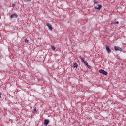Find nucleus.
Instances as JSON below:
<instances>
[{"instance_id":"f257e3e1","label":"nucleus","mask_w":126,"mask_h":126,"mask_svg":"<svg viewBox=\"0 0 126 126\" xmlns=\"http://www.w3.org/2000/svg\"><path fill=\"white\" fill-rule=\"evenodd\" d=\"M80 59L82 63H84V64H85L88 68H90V66L88 65V63H87V62H86L85 60H84V59L81 57H80Z\"/></svg>"},{"instance_id":"f03ea898","label":"nucleus","mask_w":126,"mask_h":126,"mask_svg":"<svg viewBox=\"0 0 126 126\" xmlns=\"http://www.w3.org/2000/svg\"><path fill=\"white\" fill-rule=\"evenodd\" d=\"M99 73L103 74V75H108V72L105 71L104 70L101 69L99 71Z\"/></svg>"},{"instance_id":"7ed1b4c3","label":"nucleus","mask_w":126,"mask_h":126,"mask_svg":"<svg viewBox=\"0 0 126 126\" xmlns=\"http://www.w3.org/2000/svg\"><path fill=\"white\" fill-rule=\"evenodd\" d=\"M114 49L116 51H119L120 52H123V49H122V48L119 46H115L114 47Z\"/></svg>"},{"instance_id":"20e7f679","label":"nucleus","mask_w":126,"mask_h":126,"mask_svg":"<svg viewBox=\"0 0 126 126\" xmlns=\"http://www.w3.org/2000/svg\"><path fill=\"white\" fill-rule=\"evenodd\" d=\"M95 9H98V10H100L101 8H102L101 5L97 4L96 6H94Z\"/></svg>"},{"instance_id":"39448f33","label":"nucleus","mask_w":126,"mask_h":126,"mask_svg":"<svg viewBox=\"0 0 126 126\" xmlns=\"http://www.w3.org/2000/svg\"><path fill=\"white\" fill-rule=\"evenodd\" d=\"M49 123H50V120H49V119H45L44 120V125L45 126H48V125H49Z\"/></svg>"},{"instance_id":"423d86ee","label":"nucleus","mask_w":126,"mask_h":126,"mask_svg":"<svg viewBox=\"0 0 126 126\" xmlns=\"http://www.w3.org/2000/svg\"><path fill=\"white\" fill-rule=\"evenodd\" d=\"M106 49L108 54H110L111 52H112V51L111 50V49H110V47H109V46L106 45Z\"/></svg>"},{"instance_id":"0eeeda50","label":"nucleus","mask_w":126,"mask_h":126,"mask_svg":"<svg viewBox=\"0 0 126 126\" xmlns=\"http://www.w3.org/2000/svg\"><path fill=\"white\" fill-rule=\"evenodd\" d=\"M47 27H48L50 30H53V27H52V25L50 24H47Z\"/></svg>"},{"instance_id":"6e6552de","label":"nucleus","mask_w":126,"mask_h":126,"mask_svg":"<svg viewBox=\"0 0 126 126\" xmlns=\"http://www.w3.org/2000/svg\"><path fill=\"white\" fill-rule=\"evenodd\" d=\"M10 17L11 18H17V15L16 14H13L10 16Z\"/></svg>"},{"instance_id":"1a4fd4ad","label":"nucleus","mask_w":126,"mask_h":126,"mask_svg":"<svg viewBox=\"0 0 126 126\" xmlns=\"http://www.w3.org/2000/svg\"><path fill=\"white\" fill-rule=\"evenodd\" d=\"M73 67L74 68H77V67H78V65H77V63H76V62L74 63Z\"/></svg>"},{"instance_id":"9d476101","label":"nucleus","mask_w":126,"mask_h":126,"mask_svg":"<svg viewBox=\"0 0 126 126\" xmlns=\"http://www.w3.org/2000/svg\"><path fill=\"white\" fill-rule=\"evenodd\" d=\"M93 3H94V6H96V4H98V1H97L95 0L93 1Z\"/></svg>"},{"instance_id":"9b49d317","label":"nucleus","mask_w":126,"mask_h":126,"mask_svg":"<svg viewBox=\"0 0 126 126\" xmlns=\"http://www.w3.org/2000/svg\"><path fill=\"white\" fill-rule=\"evenodd\" d=\"M111 25H113V24H119V21H117V22H112L111 23Z\"/></svg>"},{"instance_id":"f8f14e48","label":"nucleus","mask_w":126,"mask_h":126,"mask_svg":"<svg viewBox=\"0 0 126 126\" xmlns=\"http://www.w3.org/2000/svg\"><path fill=\"white\" fill-rule=\"evenodd\" d=\"M29 1H31V0H24V2H29Z\"/></svg>"},{"instance_id":"ddd939ff","label":"nucleus","mask_w":126,"mask_h":126,"mask_svg":"<svg viewBox=\"0 0 126 126\" xmlns=\"http://www.w3.org/2000/svg\"><path fill=\"white\" fill-rule=\"evenodd\" d=\"M51 49L53 50V51H55V50H56V47H55L54 46H51Z\"/></svg>"},{"instance_id":"4468645a","label":"nucleus","mask_w":126,"mask_h":126,"mask_svg":"<svg viewBox=\"0 0 126 126\" xmlns=\"http://www.w3.org/2000/svg\"><path fill=\"white\" fill-rule=\"evenodd\" d=\"M25 41L26 43H28L29 40L26 39H25Z\"/></svg>"},{"instance_id":"2eb2a0df","label":"nucleus","mask_w":126,"mask_h":126,"mask_svg":"<svg viewBox=\"0 0 126 126\" xmlns=\"http://www.w3.org/2000/svg\"><path fill=\"white\" fill-rule=\"evenodd\" d=\"M12 7H14L15 6H16L15 4H12Z\"/></svg>"},{"instance_id":"dca6fc26","label":"nucleus","mask_w":126,"mask_h":126,"mask_svg":"<svg viewBox=\"0 0 126 126\" xmlns=\"http://www.w3.org/2000/svg\"><path fill=\"white\" fill-rule=\"evenodd\" d=\"M0 98H1V93H0Z\"/></svg>"},{"instance_id":"f3484780","label":"nucleus","mask_w":126,"mask_h":126,"mask_svg":"<svg viewBox=\"0 0 126 126\" xmlns=\"http://www.w3.org/2000/svg\"><path fill=\"white\" fill-rule=\"evenodd\" d=\"M33 110H34V111H35V112H37V110L36 109V108H34Z\"/></svg>"},{"instance_id":"a211bd4d","label":"nucleus","mask_w":126,"mask_h":126,"mask_svg":"<svg viewBox=\"0 0 126 126\" xmlns=\"http://www.w3.org/2000/svg\"><path fill=\"white\" fill-rule=\"evenodd\" d=\"M105 33H108V31H105Z\"/></svg>"}]
</instances>
